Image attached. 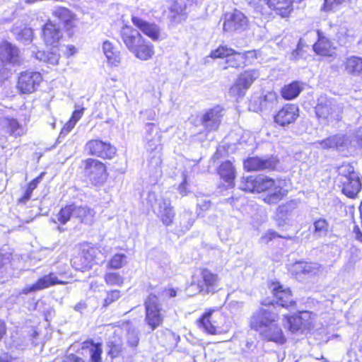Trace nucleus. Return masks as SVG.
<instances>
[{
	"label": "nucleus",
	"mask_w": 362,
	"mask_h": 362,
	"mask_svg": "<svg viewBox=\"0 0 362 362\" xmlns=\"http://www.w3.org/2000/svg\"><path fill=\"white\" fill-rule=\"evenodd\" d=\"M12 32L16 35V40L24 44H28L32 41L33 30L30 28H24L23 29L13 28Z\"/></svg>",
	"instance_id": "58836bf2"
},
{
	"label": "nucleus",
	"mask_w": 362,
	"mask_h": 362,
	"mask_svg": "<svg viewBox=\"0 0 362 362\" xmlns=\"http://www.w3.org/2000/svg\"><path fill=\"white\" fill-rule=\"evenodd\" d=\"M344 70L346 74L359 76L362 75V58L357 56H351L346 58L344 62Z\"/></svg>",
	"instance_id": "2f4dec72"
},
{
	"label": "nucleus",
	"mask_w": 362,
	"mask_h": 362,
	"mask_svg": "<svg viewBox=\"0 0 362 362\" xmlns=\"http://www.w3.org/2000/svg\"><path fill=\"white\" fill-rule=\"evenodd\" d=\"M243 351L250 357L252 361L255 362H264V357L267 358L277 359L276 352L265 353L263 348L255 340H247L245 346L243 347Z\"/></svg>",
	"instance_id": "9b49d317"
},
{
	"label": "nucleus",
	"mask_w": 362,
	"mask_h": 362,
	"mask_svg": "<svg viewBox=\"0 0 362 362\" xmlns=\"http://www.w3.org/2000/svg\"><path fill=\"white\" fill-rule=\"evenodd\" d=\"M95 252L96 250L93 247L83 250V257L85 259V267H91L92 263L95 262L94 255Z\"/></svg>",
	"instance_id": "5fc2aeb1"
},
{
	"label": "nucleus",
	"mask_w": 362,
	"mask_h": 362,
	"mask_svg": "<svg viewBox=\"0 0 362 362\" xmlns=\"http://www.w3.org/2000/svg\"><path fill=\"white\" fill-rule=\"evenodd\" d=\"M339 175L340 180H343L344 177H349L350 175L354 174H358L354 171V168L349 163H343L338 168Z\"/></svg>",
	"instance_id": "8fccbe9b"
},
{
	"label": "nucleus",
	"mask_w": 362,
	"mask_h": 362,
	"mask_svg": "<svg viewBox=\"0 0 362 362\" xmlns=\"http://www.w3.org/2000/svg\"><path fill=\"white\" fill-rule=\"evenodd\" d=\"M84 108L83 107H81V108H79V109H76L73 114H72V116L70 118V119L74 122L75 124H76V122L82 117L83 115V112H84Z\"/></svg>",
	"instance_id": "680f3d73"
},
{
	"label": "nucleus",
	"mask_w": 362,
	"mask_h": 362,
	"mask_svg": "<svg viewBox=\"0 0 362 362\" xmlns=\"http://www.w3.org/2000/svg\"><path fill=\"white\" fill-rule=\"evenodd\" d=\"M349 177H344L340 180L341 192L347 197L354 199L356 197L361 189V182L358 174L350 175Z\"/></svg>",
	"instance_id": "5701e85b"
},
{
	"label": "nucleus",
	"mask_w": 362,
	"mask_h": 362,
	"mask_svg": "<svg viewBox=\"0 0 362 362\" xmlns=\"http://www.w3.org/2000/svg\"><path fill=\"white\" fill-rule=\"evenodd\" d=\"M210 57L214 59H226L222 63L223 69L229 67L238 69L248 66L257 59L255 51L239 52L227 46H219L211 52Z\"/></svg>",
	"instance_id": "f03ea898"
},
{
	"label": "nucleus",
	"mask_w": 362,
	"mask_h": 362,
	"mask_svg": "<svg viewBox=\"0 0 362 362\" xmlns=\"http://www.w3.org/2000/svg\"><path fill=\"white\" fill-rule=\"evenodd\" d=\"M86 150L89 154L102 158L111 159L116 153V148L108 142L99 139L90 140L86 144Z\"/></svg>",
	"instance_id": "1a4fd4ad"
},
{
	"label": "nucleus",
	"mask_w": 362,
	"mask_h": 362,
	"mask_svg": "<svg viewBox=\"0 0 362 362\" xmlns=\"http://www.w3.org/2000/svg\"><path fill=\"white\" fill-rule=\"evenodd\" d=\"M0 362H18L15 358H12L8 354H2L0 356Z\"/></svg>",
	"instance_id": "338daca9"
},
{
	"label": "nucleus",
	"mask_w": 362,
	"mask_h": 362,
	"mask_svg": "<svg viewBox=\"0 0 362 362\" xmlns=\"http://www.w3.org/2000/svg\"><path fill=\"white\" fill-rule=\"evenodd\" d=\"M180 226L186 229L189 230L194 222V216L193 213L189 210H185L179 216Z\"/></svg>",
	"instance_id": "c03bdc74"
},
{
	"label": "nucleus",
	"mask_w": 362,
	"mask_h": 362,
	"mask_svg": "<svg viewBox=\"0 0 362 362\" xmlns=\"http://www.w3.org/2000/svg\"><path fill=\"white\" fill-rule=\"evenodd\" d=\"M138 332L134 329H129L127 333V341L130 346H136L139 343Z\"/></svg>",
	"instance_id": "bf43d9fd"
},
{
	"label": "nucleus",
	"mask_w": 362,
	"mask_h": 362,
	"mask_svg": "<svg viewBox=\"0 0 362 362\" xmlns=\"http://www.w3.org/2000/svg\"><path fill=\"white\" fill-rule=\"evenodd\" d=\"M132 22L134 26L153 40H159L160 29L156 24L147 22L136 16H132Z\"/></svg>",
	"instance_id": "b1692460"
},
{
	"label": "nucleus",
	"mask_w": 362,
	"mask_h": 362,
	"mask_svg": "<svg viewBox=\"0 0 362 362\" xmlns=\"http://www.w3.org/2000/svg\"><path fill=\"white\" fill-rule=\"evenodd\" d=\"M65 282L58 279L54 273H49L40 278L35 284L26 286L23 290V293L28 294L30 292L40 291L56 284H64Z\"/></svg>",
	"instance_id": "4be33fe9"
},
{
	"label": "nucleus",
	"mask_w": 362,
	"mask_h": 362,
	"mask_svg": "<svg viewBox=\"0 0 362 362\" xmlns=\"http://www.w3.org/2000/svg\"><path fill=\"white\" fill-rule=\"evenodd\" d=\"M73 209V218H78L81 222L89 223L91 218L94 216V212L92 209L86 206H78L76 204H71Z\"/></svg>",
	"instance_id": "473e14b6"
},
{
	"label": "nucleus",
	"mask_w": 362,
	"mask_h": 362,
	"mask_svg": "<svg viewBox=\"0 0 362 362\" xmlns=\"http://www.w3.org/2000/svg\"><path fill=\"white\" fill-rule=\"evenodd\" d=\"M199 326L209 334H218V327L212 324L211 311L206 312L202 315L199 320Z\"/></svg>",
	"instance_id": "c9c22d12"
},
{
	"label": "nucleus",
	"mask_w": 362,
	"mask_h": 362,
	"mask_svg": "<svg viewBox=\"0 0 362 362\" xmlns=\"http://www.w3.org/2000/svg\"><path fill=\"white\" fill-rule=\"evenodd\" d=\"M201 276L202 284L200 285V291L204 293H215L217 291L220 280L218 275L208 269H203Z\"/></svg>",
	"instance_id": "a878e982"
},
{
	"label": "nucleus",
	"mask_w": 362,
	"mask_h": 362,
	"mask_svg": "<svg viewBox=\"0 0 362 362\" xmlns=\"http://www.w3.org/2000/svg\"><path fill=\"white\" fill-rule=\"evenodd\" d=\"M278 95L275 92H267L265 95L254 98L250 105V108L255 112H270L277 106Z\"/></svg>",
	"instance_id": "4468645a"
},
{
	"label": "nucleus",
	"mask_w": 362,
	"mask_h": 362,
	"mask_svg": "<svg viewBox=\"0 0 362 362\" xmlns=\"http://www.w3.org/2000/svg\"><path fill=\"white\" fill-rule=\"evenodd\" d=\"M146 317L145 322L152 331L163 324V315L161 313V305L158 297L151 293L144 302Z\"/></svg>",
	"instance_id": "20e7f679"
},
{
	"label": "nucleus",
	"mask_w": 362,
	"mask_h": 362,
	"mask_svg": "<svg viewBox=\"0 0 362 362\" xmlns=\"http://www.w3.org/2000/svg\"><path fill=\"white\" fill-rule=\"evenodd\" d=\"M7 125L11 135L16 137L20 136L24 134L23 127L16 119H8Z\"/></svg>",
	"instance_id": "de8ad7c7"
},
{
	"label": "nucleus",
	"mask_w": 362,
	"mask_h": 362,
	"mask_svg": "<svg viewBox=\"0 0 362 362\" xmlns=\"http://www.w3.org/2000/svg\"><path fill=\"white\" fill-rule=\"evenodd\" d=\"M223 112L224 109L220 105L207 110L201 118V122L204 129L207 132L216 130L221 122Z\"/></svg>",
	"instance_id": "9d476101"
},
{
	"label": "nucleus",
	"mask_w": 362,
	"mask_h": 362,
	"mask_svg": "<svg viewBox=\"0 0 362 362\" xmlns=\"http://www.w3.org/2000/svg\"><path fill=\"white\" fill-rule=\"evenodd\" d=\"M304 275H316L321 270V266L317 262H305Z\"/></svg>",
	"instance_id": "603ef678"
},
{
	"label": "nucleus",
	"mask_w": 362,
	"mask_h": 362,
	"mask_svg": "<svg viewBox=\"0 0 362 362\" xmlns=\"http://www.w3.org/2000/svg\"><path fill=\"white\" fill-rule=\"evenodd\" d=\"M127 256L124 254H116L109 261L107 267L113 269L122 268L126 263Z\"/></svg>",
	"instance_id": "09e8293b"
},
{
	"label": "nucleus",
	"mask_w": 362,
	"mask_h": 362,
	"mask_svg": "<svg viewBox=\"0 0 362 362\" xmlns=\"http://www.w3.org/2000/svg\"><path fill=\"white\" fill-rule=\"evenodd\" d=\"M84 175L95 186L102 185L107 178L106 168L101 161L88 158L83 161Z\"/></svg>",
	"instance_id": "39448f33"
},
{
	"label": "nucleus",
	"mask_w": 362,
	"mask_h": 362,
	"mask_svg": "<svg viewBox=\"0 0 362 362\" xmlns=\"http://www.w3.org/2000/svg\"><path fill=\"white\" fill-rule=\"evenodd\" d=\"M83 347L88 349L91 362H101L102 344L86 341Z\"/></svg>",
	"instance_id": "e433bc0d"
},
{
	"label": "nucleus",
	"mask_w": 362,
	"mask_h": 362,
	"mask_svg": "<svg viewBox=\"0 0 362 362\" xmlns=\"http://www.w3.org/2000/svg\"><path fill=\"white\" fill-rule=\"evenodd\" d=\"M346 143V140L344 136L334 135L328 137L322 141H317L314 143L317 148H322L324 149L337 148L341 150L343 148Z\"/></svg>",
	"instance_id": "7c9ffc66"
},
{
	"label": "nucleus",
	"mask_w": 362,
	"mask_h": 362,
	"mask_svg": "<svg viewBox=\"0 0 362 362\" xmlns=\"http://www.w3.org/2000/svg\"><path fill=\"white\" fill-rule=\"evenodd\" d=\"M186 9V6L183 2L181 1H173L170 6V11L172 13H173V17L175 18L177 15H182L185 13Z\"/></svg>",
	"instance_id": "864d4df0"
},
{
	"label": "nucleus",
	"mask_w": 362,
	"mask_h": 362,
	"mask_svg": "<svg viewBox=\"0 0 362 362\" xmlns=\"http://www.w3.org/2000/svg\"><path fill=\"white\" fill-rule=\"evenodd\" d=\"M298 117V107L293 104H287L274 116V122L281 127H286L293 123Z\"/></svg>",
	"instance_id": "a211bd4d"
},
{
	"label": "nucleus",
	"mask_w": 362,
	"mask_h": 362,
	"mask_svg": "<svg viewBox=\"0 0 362 362\" xmlns=\"http://www.w3.org/2000/svg\"><path fill=\"white\" fill-rule=\"evenodd\" d=\"M73 217V209L71 204L67 205L65 207L61 209L59 213L56 216V218L53 219L54 223H59L60 224H66Z\"/></svg>",
	"instance_id": "a19ab883"
},
{
	"label": "nucleus",
	"mask_w": 362,
	"mask_h": 362,
	"mask_svg": "<svg viewBox=\"0 0 362 362\" xmlns=\"http://www.w3.org/2000/svg\"><path fill=\"white\" fill-rule=\"evenodd\" d=\"M121 297V293L119 290H112L107 292V296L103 301V306L107 308L112 303L119 300Z\"/></svg>",
	"instance_id": "3c124183"
},
{
	"label": "nucleus",
	"mask_w": 362,
	"mask_h": 362,
	"mask_svg": "<svg viewBox=\"0 0 362 362\" xmlns=\"http://www.w3.org/2000/svg\"><path fill=\"white\" fill-rule=\"evenodd\" d=\"M271 289L274 299L270 301L274 302L276 307L278 305L288 308L295 306L296 301L293 299L291 292L288 288H284L282 285L276 283L272 284ZM267 301L269 300H267Z\"/></svg>",
	"instance_id": "ddd939ff"
},
{
	"label": "nucleus",
	"mask_w": 362,
	"mask_h": 362,
	"mask_svg": "<svg viewBox=\"0 0 362 362\" xmlns=\"http://www.w3.org/2000/svg\"><path fill=\"white\" fill-rule=\"evenodd\" d=\"M315 315L313 313L304 310L295 315L286 316V326L292 333L303 332L310 329L315 319Z\"/></svg>",
	"instance_id": "0eeeda50"
},
{
	"label": "nucleus",
	"mask_w": 362,
	"mask_h": 362,
	"mask_svg": "<svg viewBox=\"0 0 362 362\" xmlns=\"http://www.w3.org/2000/svg\"><path fill=\"white\" fill-rule=\"evenodd\" d=\"M314 235L317 237L326 236L328 232L329 223L325 218H319L314 223Z\"/></svg>",
	"instance_id": "37998d69"
},
{
	"label": "nucleus",
	"mask_w": 362,
	"mask_h": 362,
	"mask_svg": "<svg viewBox=\"0 0 362 362\" xmlns=\"http://www.w3.org/2000/svg\"><path fill=\"white\" fill-rule=\"evenodd\" d=\"M350 2L351 0H324L320 10L324 12H335L339 10L342 5Z\"/></svg>",
	"instance_id": "ea45409f"
},
{
	"label": "nucleus",
	"mask_w": 362,
	"mask_h": 362,
	"mask_svg": "<svg viewBox=\"0 0 362 362\" xmlns=\"http://www.w3.org/2000/svg\"><path fill=\"white\" fill-rule=\"evenodd\" d=\"M44 173H42L38 177H37L36 178H35L34 180H33L28 185V187L30 189H33L34 190L37 185L40 182L42 178V176L44 175Z\"/></svg>",
	"instance_id": "69168bd1"
},
{
	"label": "nucleus",
	"mask_w": 362,
	"mask_h": 362,
	"mask_svg": "<svg viewBox=\"0 0 362 362\" xmlns=\"http://www.w3.org/2000/svg\"><path fill=\"white\" fill-rule=\"evenodd\" d=\"M146 129V150L149 154L161 153L163 147L161 144V134L155 129L153 123H147Z\"/></svg>",
	"instance_id": "f3484780"
},
{
	"label": "nucleus",
	"mask_w": 362,
	"mask_h": 362,
	"mask_svg": "<svg viewBox=\"0 0 362 362\" xmlns=\"http://www.w3.org/2000/svg\"><path fill=\"white\" fill-rule=\"evenodd\" d=\"M52 14L63 25L68 35H72L77 22L75 15L64 7L56 8L53 11Z\"/></svg>",
	"instance_id": "6ab92c4d"
},
{
	"label": "nucleus",
	"mask_w": 362,
	"mask_h": 362,
	"mask_svg": "<svg viewBox=\"0 0 362 362\" xmlns=\"http://www.w3.org/2000/svg\"><path fill=\"white\" fill-rule=\"evenodd\" d=\"M262 305V307L256 310L250 318L251 327L267 341L283 344L286 338L276 323L279 320L277 307L274 302L267 300H263Z\"/></svg>",
	"instance_id": "f257e3e1"
},
{
	"label": "nucleus",
	"mask_w": 362,
	"mask_h": 362,
	"mask_svg": "<svg viewBox=\"0 0 362 362\" xmlns=\"http://www.w3.org/2000/svg\"><path fill=\"white\" fill-rule=\"evenodd\" d=\"M103 51L107 58V63L111 66H118L120 64V52L109 40H106L103 43Z\"/></svg>",
	"instance_id": "c756f323"
},
{
	"label": "nucleus",
	"mask_w": 362,
	"mask_h": 362,
	"mask_svg": "<svg viewBox=\"0 0 362 362\" xmlns=\"http://www.w3.org/2000/svg\"><path fill=\"white\" fill-rule=\"evenodd\" d=\"M274 181L276 180L267 176H257L256 192H267L271 186L274 185Z\"/></svg>",
	"instance_id": "a18cd8bd"
},
{
	"label": "nucleus",
	"mask_w": 362,
	"mask_h": 362,
	"mask_svg": "<svg viewBox=\"0 0 362 362\" xmlns=\"http://www.w3.org/2000/svg\"><path fill=\"white\" fill-rule=\"evenodd\" d=\"M64 362H84L82 358H79L78 356L71 354L69 356H67Z\"/></svg>",
	"instance_id": "774afa93"
},
{
	"label": "nucleus",
	"mask_w": 362,
	"mask_h": 362,
	"mask_svg": "<svg viewBox=\"0 0 362 362\" xmlns=\"http://www.w3.org/2000/svg\"><path fill=\"white\" fill-rule=\"evenodd\" d=\"M104 280L108 286H121L124 282V278L117 272H107L104 276Z\"/></svg>",
	"instance_id": "49530a36"
},
{
	"label": "nucleus",
	"mask_w": 362,
	"mask_h": 362,
	"mask_svg": "<svg viewBox=\"0 0 362 362\" xmlns=\"http://www.w3.org/2000/svg\"><path fill=\"white\" fill-rule=\"evenodd\" d=\"M187 178L185 176H184L182 182L180 183V185L178 186V192L182 196H186L189 191L187 189Z\"/></svg>",
	"instance_id": "052dcab7"
},
{
	"label": "nucleus",
	"mask_w": 362,
	"mask_h": 362,
	"mask_svg": "<svg viewBox=\"0 0 362 362\" xmlns=\"http://www.w3.org/2000/svg\"><path fill=\"white\" fill-rule=\"evenodd\" d=\"M154 212L165 226L173 224L175 216L170 199L161 197L156 201Z\"/></svg>",
	"instance_id": "dca6fc26"
},
{
	"label": "nucleus",
	"mask_w": 362,
	"mask_h": 362,
	"mask_svg": "<svg viewBox=\"0 0 362 362\" xmlns=\"http://www.w3.org/2000/svg\"><path fill=\"white\" fill-rule=\"evenodd\" d=\"M19 57L18 49L11 43L6 41L0 45V60L3 63L17 64Z\"/></svg>",
	"instance_id": "bb28decb"
},
{
	"label": "nucleus",
	"mask_w": 362,
	"mask_h": 362,
	"mask_svg": "<svg viewBox=\"0 0 362 362\" xmlns=\"http://www.w3.org/2000/svg\"><path fill=\"white\" fill-rule=\"evenodd\" d=\"M247 18L241 11L235 9L231 13H227L223 23V30L226 32L242 31L247 26Z\"/></svg>",
	"instance_id": "2eb2a0df"
},
{
	"label": "nucleus",
	"mask_w": 362,
	"mask_h": 362,
	"mask_svg": "<svg viewBox=\"0 0 362 362\" xmlns=\"http://www.w3.org/2000/svg\"><path fill=\"white\" fill-rule=\"evenodd\" d=\"M304 261L296 262L291 266L290 272H291L292 274L296 276V277L302 274L304 275Z\"/></svg>",
	"instance_id": "6e6d98bb"
},
{
	"label": "nucleus",
	"mask_w": 362,
	"mask_h": 362,
	"mask_svg": "<svg viewBox=\"0 0 362 362\" xmlns=\"http://www.w3.org/2000/svg\"><path fill=\"white\" fill-rule=\"evenodd\" d=\"M276 238H281V236L279 235L276 231L269 230L261 237L260 242L262 243L267 244L269 241Z\"/></svg>",
	"instance_id": "13d9d810"
},
{
	"label": "nucleus",
	"mask_w": 362,
	"mask_h": 362,
	"mask_svg": "<svg viewBox=\"0 0 362 362\" xmlns=\"http://www.w3.org/2000/svg\"><path fill=\"white\" fill-rule=\"evenodd\" d=\"M33 192V189L27 187L24 194L19 199L18 202L23 204L26 203L30 199Z\"/></svg>",
	"instance_id": "0e129e2a"
},
{
	"label": "nucleus",
	"mask_w": 362,
	"mask_h": 362,
	"mask_svg": "<svg viewBox=\"0 0 362 362\" xmlns=\"http://www.w3.org/2000/svg\"><path fill=\"white\" fill-rule=\"evenodd\" d=\"M302 90V84L298 81H293L282 88L281 95L286 100H293L299 95Z\"/></svg>",
	"instance_id": "f704fd0d"
},
{
	"label": "nucleus",
	"mask_w": 362,
	"mask_h": 362,
	"mask_svg": "<svg viewBox=\"0 0 362 362\" xmlns=\"http://www.w3.org/2000/svg\"><path fill=\"white\" fill-rule=\"evenodd\" d=\"M161 153L149 154L148 168L155 177H158L161 175Z\"/></svg>",
	"instance_id": "4c0bfd02"
},
{
	"label": "nucleus",
	"mask_w": 362,
	"mask_h": 362,
	"mask_svg": "<svg viewBox=\"0 0 362 362\" xmlns=\"http://www.w3.org/2000/svg\"><path fill=\"white\" fill-rule=\"evenodd\" d=\"M62 35L59 27L49 21L42 28V37L47 45L54 47L59 43Z\"/></svg>",
	"instance_id": "cd10ccee"
},
{
	"label": "nucleus",
	"mask_w": 362,
	"mask_h": 362,
	"mask_svg": "<svg viewBox=\"0 0 362 362\" xmlns=\"http://www.w3.org/2000/svg\"><path fill=\"white\" fill-rule=\"evenodd\" d=\"M315 107V113L324 123L338 121L341 119V107L332 98L320 96Z\"/></svg>",
	"instance_id": "7ed1b4c3"
},
{
	"label": "nucleus",
	"mask_w": 362,
	"mask_h": 362,
	"mask_svg": "<svg viewBox=\"0 0 362 362\" xmlns=\"http://www.w3.org/2000/svg\"><path fill=\"white\" fill-rule=\"evenodd\" d=\"M218 173L221 179L227 183L228 187H234L235 169L230 161L223 162L218 167Z\"/></svg>",
	"instance_id": "c85d7f7f"
},
{
	"label": "nucleus",
	"mask_w": 362,
	"mask_h": 362,
	"mask_svg": "<svg viewBox=\"0 0 362 362\" xmlns=\"http://www.w3.org/2000/svg\"><path fill=\"white\" fill-rule=\"evenodd\" d=\"M257 69H247L241 73L229 89V95L233 97H243L252 83L259 77Z\"/></svg>",
	"instance_id": "423d86ee"
},
{
	"label": "nucleus",
	"mask_w": 362,
	"mask_h": 362,
	"mask_svg": "<svg viewBox=\"0 0 362 362\" xmlns=\"http://www.w3.org/2000/svg\"><path fill=\"white\" fill-rule=\"evenodd\" d=\"M317 40L313 45V51L317 54L325 57H332L335 54L333 43L327 38L323 32L317 30Z\"/></svg>",
	"instance_id": "412c9836"
},
{
	"label": "nucleus",
	"mask_w": 362,
	"mask_h": 362,
	"mask_svg": "<svg viewBox=\"0 0 362 362\" xmlns=\"http://www.w3.org/2000/svg\"><path fill=\"white\" fill-rule=\"evenodd\" d=\"M59 59V57L58 54L53 52H48L47 59H46L45 62H47L52 65H55L58 64Z\"/></svg>",
	"instance_id": "e2e57ef3"
},
{
	"label": "nucleus",
	"mask_w": 362,
	"mask_h": 362,
	"mask_svg": "<svg viewBox=\"0 0 362 362\" xmlns=\"http://www.w3.org/2000/svg\"><path fill=\"white\" fill-rule=\"evenodd\" d=\"M42 80L40 73L26 71L20 74L17 88L22 93L29 94L36 90Z\"/></svg>",
	"instance_id": "6e6552de"
},
{
	"label": "nucleus",
	"mask_w": 362,
	"mask_h": 362,
	"mask_svg": "<svg viewBox=\"0 0 362 362\" xmlns=\"http://www.w3.org/2000/svg\"><path fill=\"white\" fill-rule=\"evenodd\" d=\"M285 181L276 180L274 182V185L271 186L267 192V194L264 198V201L269 204H276L281 201L287 194V190L284 188Z\"/></svg>",
	"instance_id": "393cba45"
},
{
	"label": "nucleus",
	"mask_w": 362,
	"mask_h": 362,
	"mask_svg": "<svg viewBox=\"0 0 362 362\" xmlns=\"http://www.w3.org/2000/svg\"><path fill=\"white\" fill-rule=\"evenodd\" d=\"M211 311V318H212V324L213 325H216L218 327V334L222 333L224 331V329L221 326L222 321L224 320L223 315L221 313H216L214 314V310Z\"/></svg>",
	"instance_id": "4d7b16f0"
},
{
	"label": "nucleus",
	"mask_w": 362,
	"mask_h": 362,
	"mask_svg": "<svg viewBox=\"0 0 362 362\" xmlns=\"http://www.w3.org/2000/svg\"><path fill=\"white\" fill-rule=\"evenodd\" d=\"M132 53L141 60H148L154 54L153 47L144 39L142 43H140Z\"/></svg>",
	"instance_id": "72a5a7b5"
},
{
	"label": "nucleus",
	"mask_w": 362,
	"mask_h": 362,
	"mask_svg": "<svg viewBox=\"0 0 362 362\" xmlns=\"http://www.w3.org/2000/svg\"><path fill=\"white\" fill-rule=\"evenodd\" d=\"M278 163V160L271 157H249L244 161V168L247 171H259L274 170Z\"/></svg>",
	"instance_id": "f8f14e48"
},
{
	"label": "nucleus",
	"mask_w": 362,
	"mask_h": 362,
	"mask_svg": "<svg viewBox=\"0 0 362 362\" xmlns=\"http://www.w3.org/2000/svg\"><path fill=\"white\" fill-rule=\"evenodd\" d=\"M120 35L123 42L131 52L144 40L139 32L129 25L122 28Z\"/></svg>",
	"instance_id": "aec40b11"
},
{
	"label": "nucleus",
	"mask_w": 362,
	"mask_h": 362,
	"mask_svg": "<svg viewBox=\"0 0 362 362\" xmlns=\"http://www.w3.org/2000/svg\"><path fill=\"white\" fill-rule=\"evenodd\" d=\"M257 176L243 177L240 188L245 192H256Z\"/></svg>",
	"instance_id": "79ce46f5"
}]
</instances>
